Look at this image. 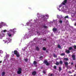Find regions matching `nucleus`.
<instances>
[{"label": "nucleus", "mask_w": 76, "mask_h": 76, "mask_svg": "<svg viewBox=\"0 0 76 76\" xmlns=\"http://www.w3.org/2000/svg\"><path fill=\"white\" fill-rule=\"evenodd\" d=\"M14 54L16 55V57H20V54L19 53L18 51L15 50L14 51Z\"/></svg>", "instance_id": "obj_1"}, {"label": "nucleus", "mask_w": 76, "mask_h": 76, "mask_svg": "<svg viewBox=\"0 0 76 76\" xmlns=\"http://www.w3.org/2000/svg\"><path fill=\"white\" fill-rule=\"evenodd\" d=\"M17 73L18 75H20V74L22 73V69H21V68H19L18 69V71H17Z\"/></svg>", "instance_id": "obj_2"}, {"label": "nucleus", "mask_w": 76, "mask_h": 76, "mask_svg": "<svg viewBox=\"0 0 76 76\" xmlns=\"http://www.w3.org/2000/svg\"><path fill=\"white\" fill-rule=\"evenodd\" d=\"M43 64H46V66H48V61H47L45 60L43 61Z\"/></svg>", "instance_id": "obj_3"}, {"label": "nucleus", "mask_w": 76, "mask_h": 76, "mask_svg": "<svg viewBox=\"0 0 76 76\" xmlns=\"http://www.w3.org/2000/svg\"><path fill=\"white\" fill-rule=\"evenodd\" d=\"M67 0H64L62 2V4H63V5H65V4H66V3H67Z\"/></svg>", "instance_id": "obj_4"}, {"label": "nucleus", "mask_w": 76, "mask_h": 76, "mask_svg": "<svg viewBox=\"0 0 76 76\" xmlns=\"http://www.w3.org/2000/svg\"><path fill=\"white\" fill-rule=\"evenodd\" d=\"M4 36V34L3 33H1V35H0V39H2V38Z\"/></svg>", "instance_id": "obj_5"}, {"label": "nucleus", "mask_w": 76, "mask_h": 76, "mask_svg": "<svg viewBox=\"0 0 76 76\" xmlns=\"http://www.w3.org/2000/svg\"><path fill=\"white\" fill-rule=\"evenodd\" d=\"M72 58L73 60H76V56L75 55H72Z\"/></svg>", "instance_id": "obj_6"}, {"label": "nucleus", "mask_w": 76, "mask_h": 76, "mask_svg": "<svg viewBox=\"0 0 76 76\" xmlns=\"http://www.w3.org/2000/svg\"><path fill=\"white\" fill-rule=\"evenodd\" d=\"M32 75L33 76H35V75H37V72L36 71H33L32 72Z\"/></svg>", "instance_id": "obj_7"}, {"label": "nucleus", "mask_w": 76, "mask_h": 76, "mask_svg": "<svg viewBox=\"0 0 76 76\" xmlns=\"http://www.w3.org/2000/svg\"><path fill=\"white\" fill-rule=\"evenodd\" d=\"M65 53H66L67 54H69L70 53V50H66L65 51Z\"/></svg>", "instance_id": "obj_8"}, {"label": "nucleus", "mask_w": 76, "mask_h": 76, "mask_svg": "<svg viewBox=\"0 0 76 76\" xmlns=\"http://www.w3.org/2000/svg\"><path fill=\"white\" fill-rule=\"evenodd\" d=\"M1 24L3 25V26H6V24L3 22H1Z\"/></svg>", "instance_id": "obj_9"}, {"label": "nucleus", "mask_w": 76, "mask_h": 76, "mask_svg": "<svg viewBox=\"0 0 76 76\" xmlns=\"http://www.w3.org/2000/svg\"><path fill=\"white\" fill-rule=\"evenodd\" d=\"M36 51H39V48H38V47L37 46V47H36Z\"/></svg>", "instance_id": "obj_10"}, {"label": "nucleus", "mask_w": 76, "mask_h": 76, "mask_svg": "<svg viewBox=\"0 0 76 76\" xmlns=\"http://www.w3.org/2000/svg\"><path fill=\"white\" fill-rule=\"evenodd\" d=\"M64 64H65V66H68V62H64Z\"/></svg>", "instance_id": "obj_11"}, {"label": "nucleus", "mask_w": 76, "mask_h": 76, "mask_svg": "<svg viewBox=\"0 0 76 76\" xmlns=\"http://www.w3.org/2000/svg\"><path fill=\"white\" fill-rule=\"evenodd\" d=\"M53 31L55 32V31H57V29L56 28H53Z\"/></svg>", "instance_id": "obj_12"}, {"label": "nucleus", "mask_w": 76, "mask_h": 76, "mask_svg": "<svg viewBox=\"0 0 76 76\" xmlns=\"http://www.w3.org/2000/svg\"><path fill=\"white\" fill-rule=\"evenodd\" d=\"M68 50H73V48L72 47H70L68 48Z\"/></svg>", "instance_id": "obj_13"}, {"label": "nucleus", "mask_w": 76, "mask_h": 76, "mask_svg": "<svg viewBox=\"0 0 76 76\" xmlns=\"http://www.w3.org/2000/svg\"><path fill=\"white\" fill-rule=\"evenodd\" d=\"M53 56L54 58H57V56L56 55V54L54 53L53 54Z\"/></svg>", "instance_id": "obj_14"}, {"label": "nucleus", "mask_w": 76, "mask_h": 76, "mask_svg": "<svg viewBox=\"0 0 76 76\" xmlns=\"http://www.w3.org/2000/svg\"><path fill=\"white\" fill-rule=\"evenodd\" d=\"M34 65H35V64H37V61H34Z\"/></svg>", "instance_id": "obj_15"}, {"label": "nucleus", "mask_w": 76, "mask_h": 76, "mask_svg": "<svg viewBox=\"0 0 76 76\" xmlns=\"http://www.w3.org/2000/svg\"><path fill=\"white\" fill-rule=\"evenodd\" d=\"M4 75H5V72H2V76H4Z\"/></svg>", "instance_id": "obj_16"}, {"label": "nucleus", "mask_w": 76, "mask_h": 76, "mask_svg": "<svg viewBox=\"0 0 76 76\" xmlns=\"http://www.w3.org/2000/svg\"><path fill=\"white\" fill-rule=\"evenodd\" d=\"M43 50H44V51H45L46 50H47V48L45 47H43L42 48Z\"/></svg>", "instance_id": "obj_17"}, {"label": "nucleus", "mask_w": 76, "mask_h": 76, "mask_svg": "<svg viewBox=\"0 0 76 76\" xmlns=\"http://www.w3.org/2000/svg\"><path fill=\"white\" fill-rule=\"evenodd\" d=\"M64 60L65 61H68L69 60V59L68 58H64Z\"/></svg>", "instance_id": "obj_18"}, {"label": "nucleus", "mask_w": 76, "mask_h": 76, "mask_svg": "<svg viewBox=\"0 0 76 76\" xmlns=\"http://www.w3.org/2000/svg\"><path fill=\"white\" fill-rule=\"evenodd\" d=\"M58 22L60 23H62V22H63V21L61 20H58Z\"/></svg>", "instance_id": "obj_19"}, {"label": "nucleus", "mask_w": 76, "mask_h": 76, "mask_svg": "<svg viewBox=\"0 0 76 76\" xmlns=\"http://www.w3.org/2000/svg\"><path fill=\"white\" fill-rule=\"evenodd\" d=\"M61 56H65V54L64 53H62L61 54Z\"/></svg>", "instance_id": "obj_20"}, {"label": "nucleus", "mask_w": 76, "mask_h": 76, "mask_svg": "<svg viewBox=\"0 0 76 76\" xmlns=\"http://www.w3.org/2000/svg\"><path fill=\"white\" fill-rule=\"evenodd\" d=\"M62 69L60 67H59V72H61V70Z\"/></svg>", "instance_id": "obj_21"}, {"label": "nucleus", "mask_w": 76, "mask_h": 76, "mask_svg": "<svg viewBox=\"0 0 76 76\" xmlns=\"http://www.w3.org/2000/svg\"><path fill=\"white\" fill-rule=\"evenodd\" d=\"M24 60L26 62H27V61H28V59L27 58L26 59H24Z\"/></svg>", "instance_id": "obj_22"}, {"label": "nucleus", "mask_w": 76, "mask_h": 76, "mask_svg": "<svg viewBox=\"0 0 76 76\" xmlns=\"http://www.w3.org/2000/svg\"><path fill=\"white\" fill-rule=\"evenodd\" d=\"M58 48H61V46H60V45L58 44Z\"/></svg>", "instance_id": "obj_23"}, {"label": "nucleus", "mask_w": 76, "mask_h": 76, "mask_svg": "<svg viewBox=\"0 0 76 76\" xmlns=\"http://www.w3.org/2000/svg\"><path fill=\"white\" fill-rule=\"evenodd\" d=\"M3 27V25L1 24V23L0 24V28H2Z\"/></svg>", "instance_id": "obj_24"}, {"label": "nucleus", "mask_w": 76, "mask_h": 76, "mask_svg": "<svg viewBox=\"0 0 76 76\" xmlns=\"http://www.w3.org/2000/svg\"><path fill=\"white\" fill-rule=\"evenodd\" d=\"M73 47L75 49H76V46L75 45L74 46H73Z\"/></svg>", "instance_id": "obj_25"}, {"label": "nucleus", "mask_w": 76, "mask_h": 76, "mask_svg": "<svg viewBox=\"0 0 76 76\" xmlns=\"http://www.w3.org/2000/svg\"><path fill=\"white\" fill-rule=\"evenodd\" d=\"M59 63L61 64H63V61H60L59 62Z\"/></svg>", "instance_id": "obj_26"}, {"label": "nucleus", "mask_w": 76, "mask_h": 76, "mask_svg": "<svg viewBox=\"0 0 76 76\" xmlns=\"http://www.w3.org/2000/svg\"><path fill=\"white\" fill-rule=\"evenodd\" d=\"M62 6H63V4H60V5H59V8H60Z\"/></svg>", "instance_id": "obj_27"}, {"label": "nucleus", "mask_w": 76, "mask_h": 76, "mask_svg": "<svg viewBox=\"0 0 76 76\" xmlns=\"http://www.w3.org/2000/svg\"><path fill=\"white\" fill-rule=\"evenodd\" d=\"M54 73H52L51 74L50 76H54Z\"/></svg>", "instance_id": "obj_28"}, {"label": "nucleus", "mask_w": 76, "mask_h": 76, "mask_svg": "<svg viewBox=\"0 0 76 76\" xmlns=\"http://www.w3.org/2000/svg\"><path fill=\"white\" fill-rule=\"evenodd\" d=\"M10 31H11V32H12L13 33H14V31H12V30L11 29Z\"/></svg>", "instance_id": "obj_29"}, {"label": "nucleus", "mask_w": 76, "mask_h": 76, "mask_svg": "<svg viewBox=\"0 0 76 76\" xmlns=\"http://www.w3.org/2000/svg\"><path fill=\"white\" fill-rule=\"evenodd\" d=\"M53 67L54 69H57V66H54Z\"/></svg>", "instance_id": "obj_30"}, {"label": "nucleus", "mask_w": 76, "mask_h": 76, "mask_svg": "<svg viewBox=\"0 0 76 76\" xmlns=\"http://www.w3.org/2000/svg\"><path fill=\"white\" fill-rule=\"evenodd\" d=\"M8 35L9 37H12V34H8Z\"/></svg>", "instance_id": "obj_31"}, {"label": "nucleus", "mask_w": 76, "mask_h": 76, "mask_svg": "<svg viewBox=\"0 0 76 76\" xmlns=\"http://www.w3.org/2000/svg\"><path fill=\"white\" fill-rule=\"evenodd\" d=\"M56 65H59V63L58 62H56Z\"/></svg>", "instance_id": "obj_32"}, {"label": "nucleus", "mask_w": 76, "mask_h": 76, "mask_svg": "<svg viewBox=\"0 0 76 76\" xmlns=\"http://www.w3.org/2000/svg\"><path fill=\"white\" fill-rule=\"evenodd\" d=\"M7 42L8 43H9V42H10V41L8 39V40H7Z\"/></svg>", "instance_id": "obj_33"}, {"label": "nucleus", "mask_w": 76, "mask_h": 76, "mask_svg": "<svg viewBox=\"0 0 76 76\" xmlns=\"http://www.w3.org/2000/svg\"><path fill=\"white\" fill-rule=\"evenodd\" d=\"M64 18H69V16L67 15V16L65 17Z\"/></svg>", "instance_id": "obj_34"}, {"label": "nucleus", "mask_w": 76, "mask_h": 76, "mask_svg": "<svg viewBox=\"0 0 76 76\" xmlns=\"http://www.w3.org/2000/svg\"><path fill=\"white\" fill-rule=\"evenodd\" d=\"M43 27L44 28H47V27L46 26H44Z\"/></svg>", "instance_id": "obj_35"}, {"label": "nucleus", "mask_w": 76, "mask_h": 76, "mask_svg": "<svg viewBox=\"0 0 76 76\" xmlns=\"http://www.w3.org/2000/svg\"><path fill=\"white\" fill-rule=\"evenodd\" d=\"M43 57V56H41L39 57V58H42Z\"/></svg>", "instance_id": "obj_36"}, {"label": "nucleus", "mask_w": 76, "mask_h": 76, "mask_svg": "<svg viewBox=\"0 0 76 76\" xmlns=\"http://www.w3.org/2000/svg\"><path fill=\"white\" fill-rule=\"evenodd\" d=\"M43 73H44V74H45L46 73V72L45 71H43Z\"/></svg>", "instance_id": "obj_37"}, {"label": "nucleus", "mask_w": 76, "mask_h": 76, "mask_svg": "<svg viewBox=\"0 0 76 76\" xmlns=\"http://www.w3.org/2000/svg\"><path fill=\"white\" fill-rule=\"evenodd\" d=\"M68 73L70 74L72 73V72H71L70 71H68Z\"/></svg>", "instance_id": "obj_38"}, {"label": "nucleus", "mask_w": 76, "mask_h": 76, "mask_svg": "<svg viewBox=\"0 0 76 76\" xmlns=\"http://www.w3.org/2000/svg\"><path fill=\"white\" fill-rule=\"evenodd\" d=\"M4 32H6V30H4Z\"/></svg>", "instance_id": "obj_39"}, {"label": "nucleus", "mask_w": 76, "mask_h": 76, "mask_svg": "<svg viewBox=\"0 0 76 76\" xmlns=\"http://www.w3.org/2000/svg\"><path fill=\"white\" fill-rule=\"evenodd\" d=\"M71 65H73V63H71Z\"/></svg>", "instance_id": "obj_40"}, {"label": "nucleus", "mask_w": 76, "mask_h": 76, "mask_svg": "<svg viewBox=\"0 0 76 76\" xmlns=\"http://www.w3.org/2000/svg\"><path fill=\"white\" fill-rule=\"evenodd\" d=\"M2 63V61H0V63Z\"/></svg>", "instance_id": "obj_41"}, {"label": "nucleus", "mask_w": 76, "mask_h": 76, "mask_svg": "<svg viewBox=\"0 0 76 76\" xmlns=\"http://www.w3.org/2000/svg\"><path fill=\"white\" fill-rule=\"evenodd\" d=\"M44 41H46V39H43Z\"/></svg>", "instance_id": "obj_42"}, {"label": "nucleus", "mask_w": 76, "mask_h": 76, "mask_svg": "<svg viewBox=\"0 0 76 76\" xmlns=\"http://www.w3.org/2000/svg\"><path fill=\"white\" fill-rule=\"evenodd\" d=\"M74 76H76V74H74Z\"/></svg>", "instance_id": "obj_43"}, {"label": "nucleus", "mask_w": 76, "mask_h": 76, "mask_svg": "<svg viewBox=\"0 0 76 76\" xmlns=\"http://www.w3.org/2000/svg\"><path fill=\"white\" fill-rule=\"evenodd\" d=\"M50 64L49 63H48V66Z\"/></svg>", "instance_id": "obj_44"}, {"label": "nucleus", "mask_w": 76, "mask_h": 76, "mask_svg": "<svg viewBox=\"0 0 76 76\" xmlns=\"http://www.w3.org/2000/svg\"><path fill=\"white\" fill-rule=\"evenodd\" d=\"M46 17H47L48 16V15H46Z\"/></svg>", "instance_id": "obj_45"}, {"label": "nucleus", "mask_w": 76, "mask_h": 76, "mask_svg": "<svg viewBox=\"0 0 76 76\" xmlns=\"http://www.w3.org/2000/svg\"><path fill=\"white\" fill-rule=\"evenodd\" d=\"M75 26H76V23H75V24L74 25Z\"/></svg>", "instance_id": "obj_46"}, {"label": "nucleus", "mask_w": 76, "mask_h": 76, "mask_svg": "<svg viewBox=\"0 0 76 76\" xmlns=\"http://www.w3.org/2000/svg\"><path fill=\"white\" fill-rule=\"evenodd\" d=\"M46 52H47V53L48 52V51H46Z\"/></svg>", "instance_id": "obj_47"}, {"label": "nucleus", "mask_w": 76, "mask_h": 76, "mask_svg": "<svg viewBox=\"0 0 76 76\" xmlns=\"http://www.w3.org/2000/svg\"><path fill=\"white\" fill-rule=\"evenodd\" d=\"M37 32V33H38V32Z\"/></svg>", "instance_id": "obj_48"}, {"label": "nucleus", "mask_w": 76, "mask_h": 76, "mask_svg": "<svg viewBox=\"0 0 76 76\" xmlns=\"http://www.w3.org/2000/svg\"><path fill=\"white\" fill-rule=\"evenodd\" d=\"M71 76H73V75H71Z\"/></svg>", "instance_id": "obj_49"}, {"label": "nucleus", "mask_w": 76, "mask_h": 76, "mask_svg": "<svg viewBox=\"0 0 76 76\" xmlns=\"http://www.w3.org/2000/svg\"><path fill=\"white\" fill-rule=\"evenodd\" d=\"M12 35H13V34H12Z\"/></svg>", "instance_id": "obj_50"}, {"label": "nucleus", "mask_w": 76, "mask_h": 76, "mask_svg": "<svg viewBox=\"0 0 76 76\" xmlns=\"http://www.w3.org/2000/svg\"><path fill=\"white\" fill-rule=\"evenodd\" d=\"M57 18H58V16L57 17Z\"/></svg>", "instance_id": "obj_51"}, {"label": "nucleus", "mask_w": 76, "mask_h": 76, "mask_svg": "<svg viewBox=\"0 0 76 76\" xmlns=\"http://www.w3.org/2000/svg\"><path fill=\"white\" fill-rule=\"evenodd\" d=\"M12 53H13V52H12Z\"/></svg>", "instance_id": "obj_52"}]
</instances>
